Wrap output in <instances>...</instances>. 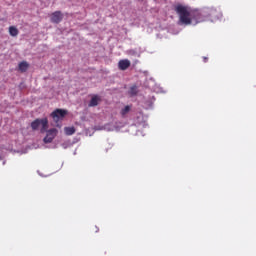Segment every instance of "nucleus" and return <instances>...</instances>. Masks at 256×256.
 Wrapping results in <instances>:
<instances>
[{
	"label": "nucleus",
	"instance_id": "obj_1",
	"mask_svg": "<svg viewBox=\"0 0 256 256\" xmlns=\"http://www.w3.org/2000/svg\"><path fill=\"white\" fill-rule=\"evenodd\" d=\"M175 12L179 15V22L182 25H191L195 15H199V12H192L189 7L178 4L174 7Z\"/></svg>",
	"mask_w": 256,
	"mask_h": 256
},
{
	"label": "nucleus",
	"instance_id": "obj_9",
	"mask_svg": "<svg viewBox=\"0 0 256 256\" xmlns=\"http://www.w3.org/2000/svg\"><path fill=\"white\" fill-rule=\"evenodd\" d=\"M9 34L11 35V37H17V35H19V30L15 26H10Z\"/></svg>",
	"mask_w": 256,
	"mask_h": 256
},
{
	"label": "nucleus",
	"instance_id": "obj_8",
	"mask_svg": "<svg viewBox=\"0 0 256 256\" xmlns=\"http://www.w3.org/2000/svg\"><path fill=\"white\" fill-rule=\"evenodd\" d=\"M18 69L19 71H21V73H25L27 69H29V63H27L26 61L20 62L18 65Z\"/></svg>",
	"mask_w": 256,
	"mask_h": 256
},
{
	"label": "nucleus",
	"instance_id": "obj_5",
	"mask_svg": "<svg viewBox=\"0 0 256 256\" xmlns=\"http://www.w3.org/2000/svg\"><path fill=\"white\" fill-rule=\"evenodd\" d=\"M61 21H63V14L61 13V11H55L54 13H52V23H61Z\"/></svg>",
	"mask_w": 256,
	"mask_h": 256
},
{
	"label": "nucleus",
	"instance_id": "obj_11",
	"mask_svg": "<svg viewBox=\"0 0 256 256\" xmlns=\"http://www.w3.org/2000/svg\"><path fill=\"white\" fill-rule=\"evenodd\" d=\"M64 131L66 135H74L75 127H65Z\"/></svg>",
	"mask_w": 256,
	"mask_h": 256
},
{
	"label": "nucleus",
	"instance_id": "obj_6",
	"mask_svg": "<svg viewBox=\"0 0 256 256\" xmlns=\"http://www.w3.org/2000/svg\"><path fill=\"white\" fill-rule=\"evenodd\" d=\"M118 67L120 71H127V69L131 67V61L127 59L120 60L118 63Z\"/></svg>",
	"mask_w": 256,
	"mask_h": 256
},
{
	"label": "nucleus",
	"instance_id": "obj_12",
	"mask_svg": "<svg viewBox=\"0 0 256 256\" xmlns=\"http://www.w3.org/2000/svg\"><path fill=\"white\" fill-rule=\"evenodd\" d=\"M129 111H131V106L127 105L125 106L122 110H121V115L122 117H125L127 115V113H129Z\"/></svg>",
	"mask_w": 256,
	"mask_h": 256
},
{
	"label": "nucleus",
	"instance_id": "obj_2",
	"mask_svg": "<svg viewBox=\"0 0 256 256\" xmlns=\"http://www.w3.org/2000/svg\"><path fill=\"white\" fill-rule=\"evenodd\" d=\"M41 127V133H45L49 129V120L47 118L36 119L31 123V128L33 131H37Z\"/></svg>",
	"mask_w": 256,
	"mask_h": 256
},
{
	"label": "nucleus",
	"instance_id": "obj_13",
	"mask_svg": "<svg viewBox=\"0 0 256 256\" xmlns=\"http://www.w3.org/2000/svg\"><path fill=\"white\" fill-rule=\"evenodd\" d=\"M95 233H98L99 232V228L95 227Z\"/></svg>",
	"mask_w": 256,
	"mask_h": 256
},
{
	"label": "nucleus",
	"instance_id": "obj_3",
	"mask_svg": "<svg viewBox=\"0 0 256 256\" xmlns=\"http://www.w3.org/2000/svg\"><path fill=\"white\" fill-rule=\"evenodd\" d=\"M67 110L65 109H56L51 113V117L55 123H59V121H63L67 116Z\"/></svg>",
	"mask_w": 256,
	"mask_h": 256
},
{
	"label": "nucleus",
	"instance_id": "obj_7",
	"mask_svg": "<svg viewBox=\"0 0 256 256\" xmlns=\"http://www.w3.org/2000/svg\"><path fill=\"white\" fill-rule=\"evenodd\" d=\"M101 101V97L99 95H94L92 96L90 102H89V107H97Z\"/></svg>",
	"mask_w": 256,
	"mask_h": 256
},
{
	"label": "nucleus",
	"instance_id": "obj_10",
	"mask_svg": "<svg viewBox=\"0 0 256 256\" xmlns=\"http://www.w3.org/2000/svg\"><path fill=\"white\" fill-rule=\"evenodd\" d=\"M137 93H139V90L137 89L136 85H133L129 90V95H131L133 97V96L137 95Z\"/></svg>",
	"mask_w": 256,
	"mask_h": 256
},
{
	"label": "nucleus",
	"instance_id": "obj_14",
	"mask_svg": "<svg viewBox=\"0 0 256 256\" xmlns=\"http://www.w3.org/2000/svg\"><path fill=\"white\" fill-rule=\"evenodd\" d=\"M204 63H207V57H204Z\"/></svg>",
	"mask_w": 256,
	"mask_h": 256
},
{
	"label": "nucleus",
	"instance_id": "obj_4",
	"mask_svg": "<svg viewBox=\"0 0 256 256\" xmlns=\"http://www.w3.org/2000/svg\"><path fill=\"white\" fill-rule=\"evenodd\" d=\"M57 129L56 128H52L50 130L47 131L46 137H44V143H52L53 139H55V137H57Z\"/></svg>",
	"mask_w": 256,
	"mask_h": 256
}]
</instances>
